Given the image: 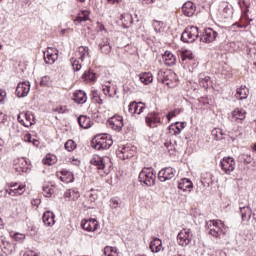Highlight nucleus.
I'll use <instances>...</instances> for the list:
<instances>
[{
    "label": "nucleus",
    "instance_id": "nucleus-1",
    "mask_svg": "<svg viewBox=\"0 0 256 256\" xmlns=\"http://www.w3.org/2000/svg\"><path fill=\"white\" fill-rule=\"evenodd\" d=\"M208 235L221 239V235H225V224L221 220H210L206 223Z\"/></svg>",
    "mask_w": 256,
    "mask_h": 256
},
{
    "label": "nucleus",
    "instance_id": "nucleus-2",
    "mask_svg": "<svg viewBox=\"0 0 256 256\" xmlns=\"http://www.w3.org/2000/svg\"><path fill=\"white\" fill-rule=\"evenodd\" d=\"M85 57H91L89 55V47L87 46H80L78 48V58L72 57L70 58V65L72 67V70L75 72L81 71V68L83 67L81 65V62L85 61Z\"/></svg>",
    "mask_w": 256,
    "mask_h": 256
},
{
    "label": "nucleus",
    "instance_id": "nucleus-3",
    "mask_svg": "<svg viewBox=\"0 0 256 256\" xmlns=\"http://www.w3.org/2000/svg\"><path fill=\"white\" fill-rule=\"evenodd\" d=\"M113 145V139L111 136H107L106 134L96 135L92 139V147L97 151H105V149H109Z\"/></svg>",
    "mask_w": 256,
    "mask_h": 256
},
{
    "label": "nucleus",
    "instance_id": "nucleus-4",
    "mask_svg": "<svg viewBox=\"0 0 256 256\" xmlns=\"http://www.w3.org/2000/svg\"><path fill=\"white\" fill-rule=\"evenodd\" d=\"M155 179H157V176L153 172V168L142 169L138 176V181L142 187H153Z\"/></svg>",
    "mask_w": 256,
    "mask_h": 256
},
{
    "label": "nucleus",
    "instance_id": "nucleus-5",
    "mask_svg": "<svg viewBox=\"0 0 256 256\" xmlns=\"http://www.w3.org/2000/svg\"><path fill=\"white\" fill-rule=\"evenodd\" d=\"M109 163V157L103 158L99 155H94L90 160V165H94V167H97L98 171H102V173L106 175L109 173Z\"/></svg>",
    "mask_w": 256,
    "mask_h": 256
},
{
    "label": "nucleus",
    "instance_id": "nucleus-6",
    "mask_svg": "<svg viewBox=\"0 0 256 256\" xmlns=\"http://www.w3.org/2000/svg\"><path fill=\"white\" fill-rule=\"evenodd\" d=\"M199 38V28L197 26L187 27L181 35V41L183 43H195Z\"/></svg>",
    "mask_w": 256,
    "mask_h": 256
},
{
    "label": "nucleus",
    "instance_id": "nucleus-7",
    "mask_svg": "<svg viewBox=\"0 0 256 256\" xmlns=\"http://www.w3.org/2000/svg\"><path fill=\"white\" fill-rule=\"evenodd\" d=\"M180 63L186 67H191V69H195V67H197V60H195L193 52L189 50L182 51L180 54Z\"/></svg>",
    "mask_w": 256,
    "mask_h": 256
},
{
    "label": "nucleus",
    "instance_id": "nucleus-8",
    "mask_svg": "<svg viewBox=\"0 0 256 256\" xmlns=\"http://www.w3.org/2000/svg\"><path fill=\"white\" fill-rule=\"evenodd\" d=\"M192 239H193V232L189 228L183 229L177 235V241H178V244L181 245V247H187V245L191 243Z\"/></svg>",
    "mask_w": 256,
    "mask_h": 256
},
{
    "label": "nucleus",
    "instance_id": "nucleus-9",
    "mask_svg": "<svg viewBox=\"0 0 256 256\" xmlns=\"http://www.w3.org/2000/svg\"><path fill=\"white\" fill-rule=\"evenodd\" d=\"M17 119L24 127H31L32 125H35V116L31 111L21 112Z\"/></svg>",
    "mask_w": 256,
    "mask_h": 256
},
{
    "label": "nucleus",
    "instance_id": "nucleus-10",
    "mask_svg": "<svg viewBox=\"0 0 256 256\" xmlns=\"http://www.w3.org/2000/svg\"><path fill=\"white\" fill-rule=\"evenodd\" d=\"M220 167L226 175H231L235 171V159L233 157H224L220 162Z\"/></svg>",
    "mask_w": 256,
    "mask_h": 256
},
{
    "label": "nucleus",
    "instance_id": "nucleus-11",
    "mask_svg": "<svg viewBox=\"0 0 256 256\" xmlns=\"http://www.w3.org/2000/svg\"><path fill=\"white\" fill-rule=\"evenodd\" d=\"M161 83L170 88L175 87V83H177V74L171 70H166L163 72Z\"/></svg>",
    "mask_w": 256,
    "mask_h": 256
},
{
    "label": "nucleus",
    "instance_id": "nucleus-12",
    "mask_svg": "<svg viewBox=\"0 0 256 256\" xmlns=\"http://www.w3.org/2000/svg\"><path fill=\"white\" fill-rule=\"evenodd\" d=\"M124 125L123 116L120 115H114L108 120L110 129H113V131H116L117 133L123 130Z\"/></svg>",
    "mask_w": 256,
    "mask_h": 256
},
{
    "label": "nucleus",
    "instance_id": "nucleus-13",
    "mask_svg": "<svg viewBox=\"0 0 256 256\" xmlns=\"http://www.w3.org/2000/svg\"><path fill=\"white\" fill-rule=\"evenodd\" d=\"M219 37V33L213 30V28H206L203 35L200 37L202 43H213Z\"/></svg>",
    "mask_w": 256,
    "mask_h": 256
},
{
    "label": "nucleus",
    "instance_id": "nucleus-14",
    "mask_svg": "<svg viewBox=\"0 0 256 256\" xmlns=\"http://www.w3.org/2000/svg\"><path fill=\"white\" fill-rule=\"evenodd\" d=\"M59 50L56 48H48L44 52V61L47 63V65H53L57 59H59Z\"/></svg>",
    "mask_w": 256,
    "mask_h": 256
},
{
    "label": "nucleus",
    "instance_id": "nucleus-15",
    "mask_svg": "<svg viewBox=\"0 0 256 256\" xmlns=\"http://www.w3.org/2000/svg\"><path fill=\"white\" fill-rule=\"evenodd\" d=\"M135 155V149L129 146L119 147L117 151V157L125 161V159H131Z\"/></svg>",
    "mask_w": 256,
    "mask_h": 256
},
{
    "label": "nucleus",
    "instance_id": "nucleus-16",
    "mask_svg": "<svg viewBox=\"0 0 256 256\" xmlns=\"http://www.w3.org/2000/svg\"><path fill=\"white\" fill-rule=\"evenodd\" d=\"M146 124L148 127H158L161 125V116H159V113H150L145 117Z\"/></svg>",
    "mask_w": 256,
    "mask_h": 256
},
{
    "label": "nucleus",
    "instance_id": "nucleus-17",
    "mask_svg": "<svg viewBox=\"0 0 256 256\" xmlns=\"http://www.w3.org/2000/svg\"><path fill=\"white\" fill-rule=\"evenodd\" d=\"M29 91H31V84L29 81L21 82L17 85L16 95L18 97H27V95H29Z\"/></svg>",
    "mask_w": 256,
    "mask_h": 256
},
{
    "label": "nucleus",
    "instance_id": "nucleus-18",
    "mask_svg": "<svg viewBox=\"0 0 256 256\" xmlns=\"http://www.w3.org/2000/svg\"><path fill=\"white\" fill-rule=\"evenodd\" d=\"M98 223L96 219H89V220H84L82 221V229H84V231H97V227H98Z\"/></svg>",
    "mask_w": 256,
    "mask_h": 256
},
{
    "label": "nucleus",
    "instance_id": "nucleus-19",
    "mask_svg": "<svg viewBox=\"0 0 256 256\" xmlns=\"http://www.w3.org/2000/svg\"><path fill=\"white\" fill-rule=\"evenodd\" d=\"M195 11V4H193L191 1L184 3L182 6V13L186 17H193V15H195Z\"/></svg>",
    "mask_w": 256,
    "mask_h": 256
},
{
    "label": "nucleus",
    "instance_id": "nucleus-20",
    "mask_svg": "<svg viewBox=\"0 0 256 256\" xmlns=\"http://www.w3.org/2000/svg\"><path fill=\"white\" fill-rule=\"evenodd\" d=\"M145 109V106L142 102H131L128 106V111L131 115H141V112Z\"/></svg>",
    "mask_w": 256,
    "mask_h": 256
},
{
    "label": "nucleus",
    "instance_id": "nucleus-21",
    "mask_svg": "<svg viewBox=\"0 0 256 256\" xmlns=\"http://www.w3.org/2000/svg\"><path fill=\"white\" fill-rule=\"evenodd\" d=\"M187 127V122H176L169 127L172 135H181V131Z\"/></svg>",
    "mask_w": 256,
    "mask_h": 256
},
{
    "label": "nucleus",
    "instance_id": "nucleus-22",
    "mask_svg": "<svg viewBox=\"0 0 256 256\" xmlns=\"http://www.w3.org/2000/svg\"><path fill=\"white\" fill-rule=\"evenodd\" d=\"M42 221L46 227H52V225H55V214L51 211L44 212Z\"/></svg>",
    "mask_w": 256,
    "mask_h": 256
},
{
    "label": "nucleus",
    "instance_id": "nucleus-23",
    "mask_svg": "<svg viewBox=\"0 0 256 256\" xmlns=\"http://www.w3.org/2000/svg\"><path fill=\"white\" fill-rule=\"evenodd\" d=\"M98 46H99L101 53H104V55H109V53H111V50L113 49L111 47V44L109 43V38H103L98 43Z\"/></svg>",
    "mask_w": 256,
    "mask_h": 256
},
{
    "label": "nucleus",
    "instance_id": "nucleus-24",
    "mask_svg": "<svg viewBox=\"0 0 256 256\" xmlns=\"http://www.w3.org/2000/svg\"><path fill=\"white\" fill-rule=\"evenodd\" d=\"M178 189L191 193V190L193 189V182H191L189 178H183L178 183Z\"/></svg>",
    "mask_w": 256,
    "mask_h": 256
},
{
    "label": "nucleus",
    "instance_id": "nucleus-25",
    "mask_svg": "<svg viewBox=\"0 0 256 256\" xmlns=\"http://www.w3.org/2000/svg\"><path fill=\"white\" fill-rule=\"evenodd\" d=\"M73 101H75V103H78V105H83L84 103H87V93L82 90H77L74 93Z\"/></svg>",
    "mask_w": 256,
    "mask_h": 256
},
{
    "label": "nucleus",
    "instance_id": "nucleus-26",
    "mask_svg": "<svg viewBox=\"0 0 256 256\" xmlns=\"http://www.w3.org/2000/svg\"><path fill=\"white\" fill-rule=\"evenodd\" d=\"M240 215L242 221H251V215H253V210L249 206H240Z\"/></svg>",
    "mask_w": 256,
    "mask_h": 256
},
{
    "label": "nucleus",
    "instance_id": "nucleus-27",
    "mask_svg": "<svg viewBox=\"0 0 256 256\" xmlns=\"http://www.w3.org/2000/svg\"><path fill=\"white\" fill-rule=\"evenodd\" d=\"M78 123L82 129H91V127H93L91 118L84 115L78 117Z\"/></svg>",
    "mask_w": 256,
    "mask_h": 256
},
{
    "label": "nucleus",
    "instance_id": "nucleus-28",
    "mask_svg": "<svg viewBox=\"0 0 256 256\" xmlns=\"http://www.w3.org/2000/svg\"><path fill=\"white\" fill-rule=\"evenodd\" d=\"M15 170L17 173H27L29 171V163L25 158H21L18 164L15 165Z\"/></svg>",
    "mask_w": 256,
    "mask_h": 256
},
{
    "label": "nucleus",
    "instance_id": "nucleus-29",
    "mask_svg": "<svg viewBox=\"0 0 256 256\" xmlns=\"http://www.w3.org/2000/svg\"><path fill=\"white\" fill-rule=\"evenodd\" d=\"M89 15H91L89 10L80 11L78 16L74 19V23L79 25L80 23H83V21H89Z\"/></svg>",
    "mask_w": 256,
    "mask_h": 256
},
{
    "label": "nucleus",
    "instance_id": "nucleus-30",
    "mask_svg": "<svg viewBox=\"0 0 256 256\" xmlns=\"http://www.w3.org/2000/svg\"><path fill=\"white\" fill-rule=\"evenodd\" d=\"M162 59L164 61V65H167L168 67H171V65H175V55L171 53L170 51H166L164 54H162Z\"/></svg>",
    "mask_w": 256,
    "mask_h": 256
},
{
    "label": "nucleus",
    "instance_id": "nucleus-31",
    "mask_svg": "<svg viewBox=\"0 0 256 256\" xmlns=\"http://www.w3.org/2000/svg\"><path fill=\"white\" fill-rule=\"evenodd\" d=\"M82 79L86 83H94V81H97V73L89 69L84 72V74L82 75Z\"/></svg>",
    "mask_w": 256,
    "mask_h": 256
},
{
    "label": "nucleus",
    "instance_id": "nucleus-32",
    "mask_svg": "<svg viewBox=\"0 0 256 256\" xmlns=\"http://www.w3.org/2000/svg\"><path fill=\"white\" fill-rule=\"evenodd\" d=\"M9 195L15 196V195H23L25 192V186L14 184L11 186L9 190H6Z\"/></svg>",
    "mask_w": 256,
    "mask_h": 256
},
{
    "label": "nucleus",
    "instance_id": "nucleus-33",
    "mask_svg": "<svg viewBox=\"0 0 256 256\" xmlns=\"http://www.w3.org/2000/svg\"><path fill=\"white\" fill-rule=\"evenodd\" d=\"M246 112L243 109L236 108L232 112V119L237 123H241L245 119Z\"/></svg>",
    "mask_w": 256,
    "mask_h": 256
},
{
    "label": "nucleus",
    "instance_id": "nucleus-34",
    "mask_svg": "<svg viewBox=\"0 0 256 256\" xmlns=\"http://www.w3.org/2000/svg\"><path fill=\"white\" fill-rule=\"evenodd\" d=\"M198 82L200 87H203L204 89H209V86L211 85V77L205 74H199Z\"/></svg>",
    "mask_w": 256,
    "mask_h": 256
},
{
    "label": "nucleus",
    "instance_id": "nucleus-35",
    "mask_svg": "<svg viewBox=\"0 0 256 256\" xmlns=\"http://www.w3.org/2000/svg\"><path fill=\"white\" fill-rule=\"evenodd\" d=\"M139 80L144 85H149V83H153V74L151 72H143L138 75Z\"/></svg>",
    "mask_w": 256,
    "mask_h": 256
},
{
    "label": "nucleus",
    "instance_id": "nucleus-36",
    "mask_svg": "<svg viewBox=\"0 0 256 256\" xmlns=\"http://www.w3.org/2000/svg\"><path fill=\"white\" fill-rule=\"evenodd\" d=\"M236 97L237 99H240V101H243L244 99H247L249 97V89H247V86H241L236 91Z\"/></svg>",
    "mask_w": 256,
    "mask_h": 256
},
{
    "label": "nucleus",
    "instance_id": "nucleus-37",
    "mask_svg": "<svg viewBox=\"0 0 256 256\" xmlns=\"http://www.w3.org/2000/svg\"><path fill=\"white\" fill-rule=\"evenodd\" d=\"M150 250L152 251V253H159V251H161V239L159 238H154L151 242H150Z\"/></svg>",
    "mask_w": 256,
    "mask_h": 256
},
{
    "label": "nucleus",
    "instance_id": "nucleus-38",
    "mask_svg": "<svg viewBox=\"0 0 256 256\" xmlns=\"http://www.w3.org/2000/svg\"><path fill=\"white\" fill-rule=\"evenodd\" d=\"M162 171V179H164L163 181H169V179H173L175 177V172L171 167L162 169Z\"/></svg>",
    "mask_w": 256,
    "mask_h": 256
},
{
    "label": "nucleus",
    "instance_id": "nucleus-39",
    "mask_svg": "<svg viewBox=\"0 0 256 256\" xmlns=\"http://www.w3.org/2000/svg\"><path fill=\"white\" fill-rule=\"evenodd\" d=\"M64 197L70 198L72 201H77L80 197V194L77 189H70L64 193Z\"/></svg>",
    "mask_w": 256,
    "mask_h": 256
},
{
    "label": "nucleus",
    "instance_id": "nucleus-40",
    "mask_svg": "<svg viewBox=\"0 0 256 256\" xmlns=\"http://www.w3.org/2000/svg\"><path fill=\"white\" fill-rule=\"evenodd\" d=\"M61 174L63 176H61L60 179L63 181V183H71L73 181V173L70 171L63 170Z\"/></svg>",
    "mask_w": 256,
    "mask_h": 256
},
{
    "label": "nucleus",
    "instance_id": "nucleus-41",
    "mask_svg": "<svg viewBox=\"0 0 256 256\" xmlns=\"http://www.w3.org/2000/svg\"><path fill=\"white\" fill-rule=\"evenodd\" d=\"M2 251L4 255H11V253H13V245L5 240H2Z\"/></svg>",
    "mask_w": 256,
    "mask_h": 256
},
{
    "label": "nucleus",
    "instance_id": "nucleus-42",
    "mask_svg": "<svg viewBox=\"0 0 256 256\" xmlns=\"http://www.w3.org/2000/svg\"><path fill=\"white\" fill-rule=\"evenodd\" d=\"M44 165H55L57 163V157L55 155L47 154L46 157L42 160Z\"/></svg>",
    "mask_w": 256,
    "mask_h": 256
},
{
    "label": "nucleus",
    "instance_id": "nucleus-43",
    "mask_svg": "<svg viewBox=\"0 0 256 256\" xmlns=\"http://www.w3.org/2000/svg\"><path fill=\"white\" fill-rule=\"evenodd\" d=\"M239 161L241 163H244L245 165L251 164V161H253V158L249 154H240L238 157Z\"/></svg>",
    "mask_w": 256,
    "mask_h": 256
},
{
    "label": "nucleus",
    "instance_id": "nucleus-44",
    "mask_svg": "<svg viewBox=\"0 0 256 256\" xmlns=\"http://www.w3.org/2000/svg\"><path fill=\"white\" fill-rule=\"evenodd\" d=\"M77 148V144H75V141L73 140H68L65 144H64V149H66V151H75V149Z\"/></svg>",
    "mask_w": 256,
    "mask_h": 256
},
{
    "label": "nucleus",
    "instance_id": "nucleus-45",
    "mask_svg": "<svg viewBox=\"0 0 256 256\" xmlns=\"http://www.w3.org/2000/svg\"><path fill=\"white\" fill-rule=\"evenodd\" d=\"M110 207L111 209H117L118 207H121V199L114 197L110 199Z\"/></svg>",
    "mask_w": 256,
    "mask_h": 256
},
{
    "label": "nucleus",
    "instance_id": "nucleus-46",
    "mask_svg": "<svg viewBox=\"0 0 256 256\" xmlns=\"http://www.w3.org/2000/svg\"><path fill=\"white\" fill-rule=\"evenodd\" d=\"M103 92L105 95H108L109 97H115L117 95V88H114V94L111 93V86H104Z\"/></svg>",
    "mask_w": 256,
    "mask_h": 256
},
{
    "label": "nucleus",
    "instance_id": "nucleus-47",
    "mask_svg": "<svg viewBox=\"0 0 256 256\" xmlns=\"http://www.w3.org/2000/svg\"><path fill=\"white\" fill-rule=\"evenodd\" d=\"M40 85L41 87H49V85H51V78L49 76H43Z\"/></svg>",
    "mask_w": 256,
    "mask_h": 256
},
{
    "label": "nucleus",
    "instance_id": "nucleus-48",
    "mask_svg": "<svg viewBox=\"0 0 256 256\" xmlns=\"http://www.w3.org/2000/svg\"><path fill=\"white\" fill-rule=\"evenodd\" d=\"M117 249L111 247V246H106L104 248V256H113L112 253H115Z\"/></svg>",
    "mask_w": 256,
    "mask_h": 256
},
{
    "label": "nucleus",
    "instance_id": "nucleus-49",
    "mask_svg": "<svg viewBox=\"0 0 256 256\" xmlns=\"http://www.w3.org/2000/svg\"><path fill=\"white\" fill-rule=\"evenodd\" d=\"M179 113H181V110L180 109H175V110L169 112L166 115V118L168 119V121H171V119H173V117H175L176 115H179Z\"/></svg>",
    "mask_w": 256,
    "mask_h": 256
},
{
    "label": "nucleus",
    "instance_id": "nucleus-50",
    "mask_svg": "<svg viewBox=\"0 0 256 256\" xmlns=\"http://www.w3.org/2000/svg\"><path fill=\"white\" fill-rule=\"evenodd\" d=\"M160 25H161V22H159V21H154L153 22L152 26H153L154 31L156 33H161V26Z\"/></svg>",
    "mask_w": 256,
    "mask_h": 256
},
{
    "label": "nucleus",
    "instance_id": "nucleus-51",
    "mask_svg": "<svg viewBox=\"0 0 256 256\" xmlns=\"http://www.w3.org/2000/svg\"><path fill=\"white\" fill-rule=\"evenodd\" d=\"M53 111L56 113H67V108L65 106H58L54 108Z\"/></svg>",
    "mask_w": 256,
    "mask_h": 256
},
{
    "label": "nucleus",
    "instance_id": "nucleus-52",
    "mask_svg": "<svg viewBox=\"0 0 256 256\" xmlns=\"http://www.w3.org/2000/svg\"><path fill=\"white\" fill-rule=\"evenodd\" d=\"M14 239H15V241H24L25 234L15 233L14 234Z\"/></svg>",
    "mask_w": 256,
    "mask_h": 256
},
{
    "label": "nucleus",
    "instance_id": "nucleus-53",
    "mask_svg": "<svg viewBox=\"0 0 256 256\" xmlns=\"http://www.w3.org/2000/svg\"><path fill=\"white\" fill-rule=\"evenodd\" d=\"M164 147L168 151V153H171V151H173V149H174L173 144H171V142H166L164 144Z\"/></svg>",
    "mask_w": 256,
    "mask_h": 256
},
{
    "label": "nucleus",
    "instance_id": "nucleus-54",
    "mask_svg": "<svg viewBox=\"0 0 256 256\" xmlns=\"http://www.w3.org/2000/svg\"><path fill=\"white\" fill-rule=\"evenodd\" d=\"M5 97H7V92L0 90V103H5Z\"/></svg>",
    "mask_w": 256,
    "mask_h": 256
},
{
    "label": "nucleus",
    "instance_id": "nucleus-55",
    "mask_svg": "<svg viewBox=\"0 0 256 256\" xmlns=\"http://www.w3.org/2000/svg\"><path fill=\"white\" fill-rule=\"evenodd\" d=\"M212 135L215 137L216 141H219V139H223V138L219 137V130L217 128L212 130Z\"/></svg>",
    "mask_w": 256,
    "mask_h": 256
},
{
    "label": "nucleus",
    "instance_id": "nucleus-56",
    "mask_svg": "<svg viewBox=\"0 0 256 256\" xmlns=\"http://www.w3.org/2000/svg\"><path fill=\"white\" fill-rule=\"evenodd\" d=\"M43 191H44V195L46 196V197H51V188H49V187H44L43 188Z\"/></svg>",
    "mask_w": 256,
    "mask_h": 256
},
{
    "label": "nucleus",
    "instance_id": "nucleus-57",
    "mask_svg": "<svg viewBox=\"0 0 256 256\" xmlns=\"http://www.w3.org/2000/svg\"><path fill=\"white\" fill-rule=\"evenodd\" d=\"M24 141H25L26 143H32V142H33V137L31 136V134H26V135L24 136Z\"/></svg>",
    "mask_w": 256,
    "mask_h": 256
},
{
    "label": "nucleus",
    "instance_id": "nucleus-58",
    "mask_svg": "<svg viewBox=\"0 0 256 256\" xmlns=\"http://www.w3.org/2000/svg\"><path fill=\"white\" fill-rule=\"evenodd\" d=\"M100 96L99 92L97 90L92 91V99L93 101L96 100Z\"/></svg>",
    "mask_w": 256,
    "mask_h": 256
},
{
    "label": "nucleus",
    "instance_id": "nucleus-59",
    "mask_svg": "<svg viewBox=\"0 0 256 256\" xmlns=\"http://www.w3.org/2000/svg\"><path fill=\"white\" fill-rule=\"evenodd\" d=\"M94 103H97L98 105H103V99L101 98V95L98 96L95 100H93Z\"/></svg>",
    "mask_w": 256,
    "mask_h": 256
},
{
    "label": "nucleus",
    "instance_id": "nucleus-60",
    "mask_svg": "<svg viewBox=\"0 0 256 256\" xmlns=\"http://www.w3.org/2000/svg\"><path fill=\"white\" fill-rule=\"evenodd\" d=\"M122 19H128V21H131V23H133V18L131 17V15L126 14V15H121Z\"/></svg>",
    "mask_w": 256,
    "mask_h": 256
},
{
    "label": "nucleus",
    "instance_id": "nucleus-61",
    "mask_svg": "<svg viewBox=\"0 0 256 256\" xmlns=\"http://www.w3.org/2000/svg\"><path fill=\"white\" fill-rule=\"evenodd\" d=\"M31 143L34 145V147H39V140L33 138Z\"/></svg>",
    "mask_w": 256,
    "mask_h": 256
},
{
    "label": "nucleus",
    "instance_id": "nucleus-62",
    "mask_svg": "<svg viewBox=\"0 0 256 256\" xmlns=\"http://www.w3.org/2000/svg\"><path fill=\"white\" fill-rule=\"evenodd\" d=\"M228 137L231 139V141H235L237 139V135H233L231 132H229Z\"/></svg>",
    "mask_w": 256,
    "mask_h": 256
},
{
    "label": "nucleus",
    "instance_id": "nucleus-63",
    "mask_svg": "<svg viewBox=\"0 0 256 256\" xmlns=\"http://www.w3.org/2000/svg\"><path fill=\"white\" fill-rule=\"evenodd\" d=\"M72 163H73V165L79 166L81 162L79 161V159H75V158H74V159L72 160Z\"/></svg>",
    "mask_w": 256,
    "mask_h": 256
},
{
    "label": "nucleus",
    "instance_id": "nucleus-64",
    "mask_svg": "<svg viewBox=\"0 0 256 256\" xmlns=\"http://www.w3.org/2000/svg\"><path fill=\"white\" fill-rule=\"evenodd\" d=\"M142 3L149 5V3H153V0H142Z\"/></svg>",
    "mask_w": 256,
    "mask_h": 256
}]
</instances>
